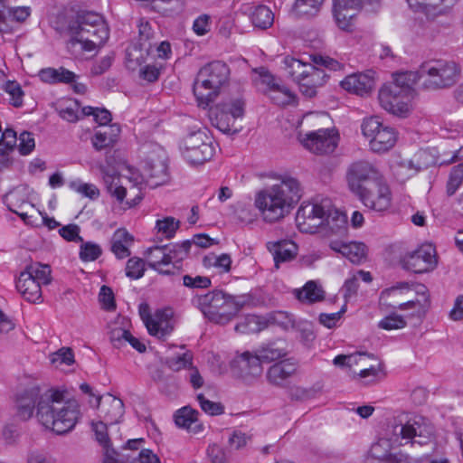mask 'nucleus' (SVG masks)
Instances as JSON below:
<instances>
[{
  "mask_svg": "<svg viewBox=\"0 0 463 463\" xmlns=\"http://www.w3.org/2000/svg\"><path fill=\"white\" fill-rule=\"evenodd\" d=\"M255 351L261 364L275 362L284 358L288 354L286 343L283 340L263 344L255 349Z\"/></svg>",
  "mask_w": 463,
  "mask_h": 463,
  "instance_id": "c756f323",
  "label": "nucleus"
},
{
  "mask_svg": "<svg viewBox=\"0 0 463 463\" xmlns=\"http://www.w3.org/2000/svg\"><path fill=\"white\" fill-rule=\"evenodd\" d=\"M27 275H32L33 279L39 282L41 285H48L51 280V267L47 264L39 262L28 265L23 271Z\"/></svg>",
  "mask_w": 463,
  "mask_h": 463,
  "instance_id": "58836bf2",
  "label": "nucleus"
},
{
  "mask_svg": "<svg viewBox=\"0 0 463 463\" xmlns=\"http://www.w3.org/2000/svg\"><path fill=\"white\" fill-rule=\"evenodd\" d=\"M383 463H414V459L402 452L383 454Z\"/></svg>",
  "mask_w": 463,
  "mask_h": 463,
  "instance_id": "774afa93",
  "label": "nucleus"
},
{
  "mask_svg": "<svg viewBox=\"0 0 463 463\" xmlns=\"http://www.w3.org/2000/svg\"><path fill=\"white\" fill-rule=\"evenodd\" d=\"M355 195L364 206L376 212H383L391 205V192L383 178L376 181L374 186L368 185Z\"/></svg>",
  "mask_w": 463,
  "mask_h": 463,
  "instance_id": "aec40b11",
  "label": "nucleus"
},
{
  "mask_svg": "<svg viewBox=\"0 0 463 463\" xmlns=\"http://www.w3.org/2000/svg\"><path fill=\"white\" fill-rule=\"evenodd\" d=\"M71 186L78 193L92 200L98 198L99 195V189L91 184L71 183Z\"/></svg>",
  "mask_w": 463,
  "mask_h": 463,
  "instance_id": "e2e57ef3",
  "label": "nucleus"
},
{
  "mask_svg": "<svg viewBox=\"0 0 463 463\" xmlns=\"http://www.w3.org/2000/svg\"><path fill=\"white\" fill-rule=\"evenodd\" d=\"M19 144L17 146L18 151L23 156H27L32 153L35 147V141L33 134L24 131L18 137Z\"/></svg>",
  "mask_w": 463,
  "mask_h": 463,
  "instance_id": "13d9d810",
  "label": "nucleus"
},
{
  "mask_svg": "<svg viewBox=\"0 0 463 463\" xmlns=\"http://www.w3.org/2000/svg\"><path fill=\"white\" fill-rule=\"evenodd\" d=\"M210 118L212 124L220 131L226 134L238 133V128L234 127L235 119L225 109L219 105L211 109Z\"/></svg>",
  "mask_w": 463,
  "mask_h": 463,
  "instance_id": "2f4dec72",
  "label": "nucleus"
},
{
  "mask_svg": "<svg viewBox=\"0 0 463 463\" xmlns=\"http://www.w3.org/2000/svg\"><path fill=\"white\" fill-rule=\"evenodd\" d=\"M362 132L368 140L372 151L384 153L392 148L397 141V132L392 127L385 126L378 117L364 119Z\"/></svg>",
  "mask_w": 463,
  "mask_h": 463,
  "instance_id": "f8f14e48",
  "label": "nucleus"
},
{
  "mask_svg": "<svg viewBox=\"0 0 463 463\" xmlns=\"http://www.w3.org/2000/svg\"><path fill=\"white\" fill-rule=\"evenodd\" d=\"M262 81L267 84L268 95L269 99L279 106L290 104L294 99V95L285 86H280L275 82V79L269 72L262 75Z\"/></svg>",
  "mask_w": 463,
  "mask_h": 463,
  "instance_id": "cd10ccee",
  "label": "nucleus"
},
{
  "mask_svg": "<svg viewBox=\"0 0 463 463\" xmlns=\"http://www.w3.org/2000/svg\"><path fill=\"white\" fill-rule=\"evenodd\" d=\"M330 210H332V203L329 199L303 203L296 215V222L299 231L305 233H316L324 223L325 216L330 213Z\"/></svg>",
  "mask_w": 463,
  "mask_h": 463,
  "instance_id": "ddd939ff",
  "label": "nucleus"
},
{
  "mask_svg": "<svg viewBox=\"0 0 463 463\" xmlns=\"http://www.w3.org/2000/svg\"><path fill=\"white\" fill-rule=\"evenodd\" d=\"M378 97L382 108L393 115L404 117L410 110L411 95L402 93L395 85H383Z\"/></svg>",
  "mask_w": 463,
  "mask_h": 463,
  "instance_id": "6ab92c4d",
  "label": "nucleus"
},
{
  "mask_svg": "<svg viewBox=\"0 0 463 463\" xmlns=\"http://www.w3.org/2000/svg\"><path fill=\"white\" fill-rule=\"evenodd\" d=\"M82 114L84 116H93L94 120L100 126H107L111 121V114L106 109L93 108L87 106L82 108Z\"/></svg>",
  "mask_w": 463,
  "mask_h": 463,
  "instance_id": "09e8293b",
  "label": "nucleus"
},
{
  "mask_svg": "<svg viewBox=\"0 0 463 463\" xmlns=\"http://www.w3.org/2000/svg\"><path fill=\"white\" fill-rule=\"evenodd\" d=\"M165 364L175 372L182 369L188 370L193 365V354L190 351H186L183 354L168 357L165 360Z\"/></svg>",
  "mask_w": 463,
  "mask_h": 463,
  "instance_id": "a19ab883",
  "label": "nucleus"
},
{
  "mask_svg": "<svg viewBox=\"0 0 463 463\" xmlns=\"http://www.w3.org/2000/svg\"><path fill=\"white\" fill-rule=\"evenodd\" d=\"M334 16L337 26L348 31L353 25L355 15L351 10L364 9L367 12H377L381 7V0H334Z\"/></svg>",
  "mask_w": 463,
  "mask_h": 463,
  "instance_id": "2eb2a0df",
  "label": "nucleus"
},
{
  "mask_svg": "<svg viewBox=\"0 0 463 463\" xmlns=\"http://www.w3.org/2000/svg\"><path fill=\"white\" fill-rule=\"evenodd\" d=\"M383 176L371 163L364 160L352 163L346 172L348 187L353 194H357L369 186H374Z\"/></svg>",
  "mask_w": 463,
  "mask_h": 463,
  "instance_id": "4468645a",
  "label": "nucleus"
},
{
  "mask_svg": "<svg viewBox=\"0 0 463 463\" xmlns=\"http://www.w3.org/2000/svg\"><path fill=\"white\" fill-rule=\"evenodd\" d=\"M184 286L189 288H207L211 287L212 281L209 277L184 275L183 277Z\"/></svg>",
  "mask_w": 463,
  "mask_h": 463,
  "instance_id": "4d7b16f0",
  "label": "nucleus"
},
{
  "mask_svg": "<svg viewBox=\"0 0 463 463\" xmlns=\"http://www.w3.org/2000/svg\"><path fill=\"white\" fill-rule=\"evenodd\" d=\"M79 104L74 101L65 107L60 106L58 109V113L62 119L67 120L68 122H76L79 119L77 114Z\"/></svg>",
  "mask_w": 463,
  "mask_h": 463,
  "instance_id": "680f3d73",
  "label": "nucleus"
},
{
  "mask_svg": "<svg viewBox=\"0 0 463 463\" xmlns=\"http://www.w3.org/2000/svg\"><path fill=\"white\" fill-rule=\"evenodd\" d=\"M99 301L103 304L107 310H113L116 308L114 300V294L112 289L108 286H102L99 291Z\"/></svg>",
  "mask_w": 463,
  "mask_h": 463,
  "instance_id": "69168bd1",
  "label": "nucleus"
},
{
  "mask_svg": "<svg viewBox=\"0 0 463 463\" xmlns=\"http://www.w3.org/2000/svg\"><path fill=\"white\" fill-rule=\"evenodd\" d=\"M341 87L349 92L364 96L374 87V79L369 73L352 74L341 81Z\"/></svg>",
  "mask_w": 463,
  "mask_h": 463,
  "instance_id": "393cba45",
  "label": "nucleus"
},
{
  "mask_svg": "<svg viewBox=\"0 0 463 463\" xmlns=\"http://www.w3.org/2000/svg\"><path fill=\"white\" fill-rule=\"evenodd\" d=\"M17 141L16 132L11 128L5 129L0 139V154L5 155L7 151L13 150Z\"/></svg>",
  "mask_w": 463,
  "mask_h": 463,
  "instance_id": "5fc2aeb1",
  "label": "nucleus"
},
{
  "mask_svg": "<svg viewBox=\"0 0 463 463\" xmlns=\"http://www.w3.org/2000/svg\"><path fill=\"white\" fill-rule=\"evenodd\" d=\"M338 139V133L334 128H321L307 133L300 142L310 152L324 155L335 151Z\"/></svg>",
  "mask_w": 463,
  "mask_h": 463,
  "instance_id": "dca6fc26",
  "label": "nucleus"
},
{
  "mask_svg": "<svg viewBox=\"0 0 463 463\" xmlns=\"http://www.w3.org/2000/svg\"><path fill=\"white\" fill-rule=\"evenodd\" d=\"M43 395L40 393V388L33 386L19 392L15 400L16 416L23 420H29L38 407V402Z\"/></svg>",
  "mask_w": 463,
  "mask_h": 463,
  "instance_id": "412c9836",
  "label": "nucleus"
},
{
  "mask_svg": "<svg viewBox=\"0 0 463 463\" xmlns=\"http://www.w3.org/2000/svg\"><path fill=\"white\" fill-rule=\"evenodd\" d=\"M156 228L162 236L166 239H171L179 228V222L175 221L174 217H165L163 220L156 221Z\"/></svg>",
  "mask_w": 463,
  "mask_h": 463,
  "instance_id": "a18cd8bd",
  "label": "nucleus"
},
{
  "mask_svg": "<svg viewBox=\"0 0 463 463\" xmlns=\"http://www.w3.org/2000/svg\"><path fill=\"white\" fill-rule=\"evenodd\" d=\"M51 362L52 364L71 365L74 360V353L71 347H61L51 355Z\"/></svg>",
  "mask_w": 463,
  "mask_h": 463,
  "instance_id": "3c124183",
  "label": "nucleus"
},
{
  "mask_svg": "<svg viewBox=\"0 0 463 463\" xmlns=\"http://www.w3.org/2000/svg\"><path fill=\"white\" fill-rule=\"evenodd\" d=\"M199 412L190 406H184L177 410L174 415L175 423L178 428L189 430L194 423L197 422Z\"/></svg>",
  "mask_w": 463,
  "mask_h": 463,
  "instance_id": "4c0bfd02",
  "label": "nucleus"
},
{
  "mask_svg": "<svg viewBox=\"0 0 463 463\" xmlns=\"http://www.w3.org/2000/svg\"><path fill=\"white\" fill-rule=\"evenodd\" d=\"M55 29L68 31L71 39L67 46L71 51L79 46L82 52H92L97 46L103 45L109 37L108 24L100 14L94 12L79 13L66 27L57 25Z\"/></svg>",
  "mask_w": 463,
  "mask_h": 463,
  "instance_id": "20e7f679",
  "label": "nucleus"
},
{
  "mask_svg": "<svg viewBox=\"0 0 463 463\" xmlns=\"http://www.w3.org/2000/svg\"><path fill=\"white\" fill-rule=\"evenodd\" d=\"M41 284L34 280L32 275L21 272L16 280V288L28 302L36 303L42 299Z\"/></svg>",
  "mask_w": 463,
  "mask_h": 463,
  "instance_id": "c85d7f7f",
  "label": "nucleus"
},
{
  "mask_svg": "<svg viewBox=\"0 0 463 463\" xmlns=\"http://www.w3.org/2000/svg\"><path fill=\"white\" fill-rule=\"evenodd\" d=\"M129 457L124 455L122 452L115 450L113 448H107L104 454L103 463H128Z\"/></svg>",
  "mask_w": 463,
  "mask_h": 463,
  "instance_id": "338daca9",
  "label": "nucleus"
},
{
  "mask_svg": "<svg viewBox=\"0 0 463 463\" xmlns=\"http://www.w3.org/2000/svg\"><path fill=\"white\" fill-rule=\"evenodd\" d=\"M101 411L103 420L107 423H118L124 415V403L120 399L109 394V400L105 402Z\"/></svg>",
  "mask_w": 463,
  "mask_h": 463,
  "instance_id": "473e14b6",
  "label": "nucleus"
},
{
  "mask_svg": "<svg viewBox=\"0 0 463 463\" xmlns=\"http://www.w3.org/2000/svg\"><path fill=\"white\" fill-rule=\"evenodd\" d=\"M4 90L7 92L11 99L10 103L14 108H20L23 105V98L24 93L22 90L21 85L15 80H8L4 86Z\"/></svg>",
  "mask_w": 463,
  "mask_h": 463,
  "instance_id": "c03bdc74",
  "label": "nucleus"
},
{
  "mask_svg": "<svg viewBox=\"0 0 463 463\" xmlns=\"http://www.w3.org/2000/svg\"><path fill=\"white\" fill-rule=\"evenodd\" d=\"M420 70L418 71H402L393 74V81L387 85H395L401 89L402 93L411 96L412 88L421 79Z\"/></svg>",
  "mask_w": 463,
  "mask_h": 463,
  "instance_id": "f704fd0d",
  "label": "nucleus"
},
{
  "mask_svg": "<svg viewBox=\"0 0 463 463\" xmlns=\"http://www.w3.org/2000/svg\"><path fill=\"white\" fill-rule=\"evenodd\" d=\"M295 297L302 303L312 304L324 299L325 292L315 281H307L301 289L294 290Z\"/></svg>",
  "mask_w": 463,
  "mask_h": 463,
  "instance_id": "72a5a7b5",
  "label": "nucleus"
},
{
  "mask_svg": "<svg viewBox=\"0 0 463 463\" xmlns=\"http://www.w3.org/2000/svg\"><path fill=\"white\" fill-rule=\"evenodd\" d=\"M365 249L366 246L363 242L351 241L344 246L343 256L353 263H360L365 259Z\"/></svg>",
  "mask_w": 463,
  "mask_h": 463,
  "instance_id": "ea45409f",
  "label": "nucleus"
},
{
  "mask_svg": "<svg viewBox=\"0 0 463 463\" xmlns=\"http://www.w3.org/2000/svg\"><path fill=\"white\" fill-rule=\"evenodd\" d=\"M261 362L253 352L245 351L238 354L232 362L233 374L246 383H251L258 379L263 372Z\"/></svg>",
  "mask_w": 463,
  "mask_h": 463,
  "instance_id": "a211bd4d",
  "label": "nucleus"
},
{
  "mask_svg": "<svg viewBox=\"0 0 463 463\" xmlns=\"http://www.w3.org/2000/svg\"><path fill=\"white\" fill-rule=\"evenodd\" d=\"M107 421L92 422V430L95 432L97 441L105 449L110 448V440L108 435Z\"/></svg>",
  "mask_w": 463,
  "mask_h": 463,
  "instance_id": "864d4df0",
  "label": "nucleus"
},
{
  "mask_svg": "<svg viewBox=\"0 0 463 463\" xmlns=\"http://www.w3.org/2000/svg\"><path fill=\"white\" fill-rule=\"evenodd\" d=\"M203 264L205 268H216L220 273L229 272L232 265L231 256L227 253L216 255L210 253L203 257Z\"/></svg>",
  "mask_w": 463,
  "mask_h": 463,
  "instance_id": "e433bc0d",
  "label": "nucleus"
},
{
  "mask_svg": "<svg viewBox=\"0 0 463 463\" xmlns=\"http://www.w3.org/2000/svg\"><path fill=\"white\" fill-rule=\"evenodd\" d=\"M402 267L415 273L429 272L437 266L436 250L431 244H422L402 259Z\"/></svg>",
  "mask_w": 463,
  "mask_h": 463,
  "instance_id": "f3484780",
  "label": "nucleus"
},
{
  "mask_svg": "<svg viewBox=\"0 0 463 463\" xmlns=\"http://www.w3.org/2000/svg\"><path fill=\"white\" fill-rule=\"evenodd\" d=\"M129 331L121 327L113 328L109 332V339L116 348H121L125 344Z\"/></svg>",
  "mask_w": 463,
  "mask_h": 463,
  "instance_id": "0e129e2a",
  "label": "nucleus"
},
{
  "mask_svg": "<svg viewBox=\"0 0 463 463\" xmlns=\"http://www.w3.org/2000/svg\"><path fill=\"white\" fill-rule=\"evenodd\" d=\"M121 129L119 125L111 124L95 132L91 144L97 151L112 147L118 140Z\"/></svg>",
  "mask_w": 463,
  "mask_h": 463,
  "instance_id": "a878e982",
  "label": "nucleus"
},
{
  "mask_svg": "<svg viewBox=\"0 0 463 463\" xmlns=\"http://www.w3.org/2000/svg\"><path fill=\"white\" fill-rule=\"evenodd\" d=\"M80 227L77 224H68L59 230L60 235L68 241H80L83 239L80 236Z\"/></svg>",
  "mask_w": 463,
  "mask_h": 463,
  "instance_id": "052dcab7",
  "label": "nucleus"
},
{
  "mask_svg": "<svg viewBox=\"0 0 463 463\" xmlns=\"http://www.w3.org/2000/svg\"><path fill=\"white\" fill-rule=\"evenodd\" d=\"M460 70L454 61L434 60L423 62L420 73L424 78L423 86L430 90H439L452 86L459 76Z\"/></svg>",
  "mask_w": 463,
  "mask_h": 463,
  "instance_id": "1a4fd4ad",
  "label": "nucleus"
},
{
  "mask_svg": "<svg viewBox=\"0 0 463 463\" xmlns=\"http://www.w3.org/2000/svg\"><path fill=\"white\" fill-rule=\"evenodd\" d=\"M324 0H296L294 8L299 14H315Z\"/></svg>",
  "mask_w": 463,
  "mask_h": 463,
  "instance_id": "8fccbe9b",
  "label": "nucleus"
},
{
  "mask_svg": "<svg viewBox=\"0 0 463 463\" xmlns=\"http://www.w3.org/2000/svg\"><path fill=\"white\" fill-rule=\"evenodd\" d=\"M172 317L173 311L170 308L157 310L152 321L147 322L148 333L159 338L170 335L174 329Z\"/></svg>",
  "mask_w": 463,
  "mask_h": 463,
  "instance_id": "b1692460",
  "label": "nucleus"
},
{
  "mask_svg": "<svg viewBox=\"0 0 463 463\" xmlns=\"http://www.w3.org/2000/svg\"><path fill=\"white\" fill-rule=\"evenodd\" d=\"M267 249L272 254L275 266L278 269L280 262L289 261L297 255V245L288 240L269 241Z\"/></svg>",
  "mask_w": 463,
  "mask_h": 463,
  "instance_id": "bb28decb",
  "label": "nucleus"
},
{
  "mask_svg": "<svg viewBox=\"0 0 463 463\" xmlns=\"http://www.w3.org/2000/svg\"><path fill=\"white\" fill-rule=\"evenodd\" d=\"M114 61L113 54H108L96 61L90 68L91 76H99L105 73L112 65Z\"/></svg>",
  "mask_w": 463,
  "mask_h": 463,
  "instance_id": "bf43d9fd",
  "label": "nucleus"
},
{
  "mask_svg": "<svg viewBox=\"0 0 463 463\" xmlns=\"http://www.w3.org/2000/svg\"><path fill=\"white\" fill-rule=\"evenodd\" d=\"M197 401L201 409L209 415L216 416L224 412V407L220 402H214L206 399L203 393L197 395Z\"/></svg>",
  "mask_w": 463,
  "mask_h": 463,
  "instance_id": "603ef678",
  "label": "nucleus"
},
{
  "mask_svg": "<svg viewBox=\"0 0 463 463\" xmlns=\"http://www.w3.org/2000/svg\"><path fill=\"white\" fill-rule=\"evenodd\" d=\"M302 195L301 183L296 177L284 175L279 183L257 193L255 205L266 222H275L288 215Z\"/></svg>",
  "mask_w": 463,
  "mask_h": 463,
  "instance_id": "f257e3e1",
  "label": "nucleus"
},
{
  "mask_svg": "<svg viewBox=\"0 0 463 463\" xmlns=\"http://www.w3.org/2000/svg\"><path fill=\"white\" fill-rule=\"evenodd\" d=\"M14 24H17L14 20V14L12 7L5 5L0 8V32L3 33H10L14 30Z\"/></svg>",
  "mask_w": 463,
  "mask_h": 463,
  "instance_id": "de8ad7c7",
  "label": "nucleus"
},
{
  "mask_svg": "<svg viewBox=\"0 0 463 463\" xmlns=\"http://www.w3.org/2000/svg\"><path fill=\"white\" fill-rule=\"evenodd\" d=\"M145 261L137 257L128 259L126 265V276L131 279H138L144 276Z\"/></svg>",
  "mask_w": 463,
  "mask_h": 463,
  "instance_id": "49530a36",
  "label": "nucleus"
},
{
  "mask_svg": "<svg viewBox=\"0 0 463 463\" xmlns=\"http://www.w3.org/2000/svg\"><path fill=\"white\" fill-rule=\"evenodd\" d=\"M250 302L249 295L233 296L222 289H213L192 299L193 305L209 321L218 325L230 323Z\"/></svg>",
  "mask_w": 463,
  "mask_h": 463,
  "instance_id": "39448f33",
  "label": "nucleus"
},
{
  "mask_svg": "<svg viewBox=\"0 0 463 463\" xmlns=\"http://www.w3.org/2000/svg\"><path fill=\"white\" fill-rule=\"evenodd\" d=\"M347 228V218L346 215L332 205L330 213L325 216V222L321 224V227L317 229L316 233H319L322 236L329 237L333 235L341 236L345 233Z\"/></svg>",
  "mask_w": 463,
  "mask_h": 463,
  "instance_id": "5701e85b",
  "label": "nucleus"
},
{
  "mask_svg": "<svg viewBox=\"0 0 463 463\" xmlns=\"http://www.w3.org/2000/svg\"><path fill=\"white\" fill-rule=\"evenodd\" d=\"M406 326V322L403 317L397 314H392L383 318L378 326L384 330H393L403 328Z\"/></svg>",
  "mask_w": 463,
  "mask_h": 463,
  "instance_id": "6e6d98bb",
  "label": "nucleus"
},
{
  "mask_svg": "<svg viewBox=\"0 0 463 463\" xmlns=\"http://www.w3.org/2000/svg\"><path fill=\"white\" fill-rule=\"evenodd\" d=\"M311 60L313 63L287 56L283 61L287 73L298 84L300 92L307 98L315 97L317 89L325 84L328 75L322 68L337 71L345 67L329 56L316 54L311 56Z\"/></svg>",
  "mask_w": 463,
  "mask_h": 463,
  "instance_id": "7ed1b4c3",
  "label": "nucleus"
},
{
  "mask_svg": "<svg viewBox=\"0 0 463 463\" xmlns=\"http://www.w3.org/2000/svg\"><path fill=\"white\" fill-rule=\"evenodd\" d=\"M101 253L102 250L99 244L91 241H82L80 247L79 255L82 261L88 262L96 260Z\"/></svg>",
  "mask_w": 463,
  "mask_h": 463,
  "instance_id": "37998d69",
  "label": "nucleus"
},
{
  "mask_svg": "<svg viewBox=\"0 0 463 463\" xmlns=\"http://www.w3.org/2000/svg\"><path fill=\"white\" fill-rule=\"evenodd\" d=\"M134 238L125 229L117 230L111 238V251L118 259H124L130 255L129 246Z\"/></svg>",
  "mask_w": 463,
  "mask_h": 463,
  "instance_id": "7c9ffc66",
  "label": "nucleus"
},
{
  "mask_svg": "<svg viewBox=\"0 0 463 463\" xmlns=\"http://www.w3.org/2000/svg\"><path fill=\"white\" fill-rule=\"evenodd\" d=\"M298 368L294 358L282 359L272 364L267 371V381L275 386H282L284 382L293 376Z\"/></svg>",
  "mask_w": 463,
  "mask_h": 463,
  "instance_id": "4be33fe9",
  "label": "nucleus"
},
{
  "mask_svg": "<svg viewBox=\"0 0 463 463\" xmlns=\"http://www.w3.org/2000/svg\"><path fill=\"white\" fill-rule=\"evenodd\" d=\"M262 329L260 317L248 315L235 326V330L241 334L258 333Z\"/></svg>",
  "mask_w": 463,
  "mask_h": 463,
  "instance_id": "79ce46f5",
  "label": "nucleus"
},
{
  "mask_svg": "<svg viewBox=\"0 0 463 463\" xmlns=\"http://www.w3.org/2000/svg\"><path fill=\"white\" fill-rule=\"evenodd\" d=\"M433 435V425L421 416H415L404 424L393 426L392 429L394 441L399 442L400 446L409 443L425 445L432 440Z\"/></svg>",
  "mask_w": 463,
  "mask_h": 463,
  "instance_id": "9b49d317",
  "label": "nucleus"
},
{
  "mask_svg": "<svg viewBox=\"0 0 463 463\" xmlns=\"http://www.w3.org/2000/svg\"><path fill=\"white\" fill-rule=\"evenodd\" d=\"M184 158L191 165H203L211 160L215 154L213 137L206 129L189 134L184 140L182 146Z\"/></svg>",
  "mask_w": 463,
  "mask_h": 463,
  "instance_id": "9d476101",
  "label": "nucleus"
},
{
  "mask_svg": "<svg viewBox=\"0 0 463 463\" xmlns=\"http://www.w3.org/2000/svg\"><path fill=\"white\" fill-rule=\"evenodd\" d=\"M168 179L166 153L161 146H153L146 151L140 169V176L135 179L136 184H145L150 188H156L167 183Z\"/></svg>",
  "mask_w": 463,
  "mask_h": 463,
  "instance_id": "6e6552de",
  "label": "nucleus"
},
{
  "mask_svg": "<svg viewBox=\"0 0 463 463\" xmlns=\"http://www.w3.org/2000/svg\"><path fill=\"white\" fill-rule=\"evenodd\" d=\"M190 240L181 244L156 245L147 249L145 255L147 265L161 275H175L182 268V262L189 255Z\"/></svg>",
  "mask_w": 463,
  "mask_h": 463,
  "instance_id": "0eeeda50",
  "label": "nucleus"
},
{
  "mask_svg": "<svg viewBox=\"0 0 463 463\" xmlns=\"http://www.w3.org/2000/svg\"><path fill=\"white\" fill-rule=\"evenodd\" d=\"M36 417L46 428L57 434H65L76 425L79 404L75 400H65L62 392L48 390L38 402Z\"/></svg>",
  "mask_w": 463,
  "mask_h": 463,
  "instance_id": "f03ea898",
  "label": "nucleus"
},
{
  "mask_svg": "<svg viewBox=\"0 0 463 463\" xmlns=\"http://www.w3.org/2000/svg\"><path fill=\"white\" fill-rule=\"evenodd\" d=\"M252 25L260 30L269 28L274 23V14L266 5H257L250 14Z\"/></svg>",
  "mask_w": 463,
  "mask_h": 463,
  "instance_id": "c9c22d12",
  "label": "nucleus"
},
{
  "mask_svg": "<svg viewBox=\"0 0 463 463\" xmlns=\"http://www.w3.org/2000/svg\"><path fill=\"white\" fill-rule=\"evenodd\" d=\"M229 77L230 69L223 61H214L202 67L193 88L198 106L205 109L213 102L221 89L228 82Z\"/></svg>",
  "mask_w": 463,
  "mask_h": 463,
  "instance_id": "423d86ee",
  "label": "nucleus"
}]
</instances>
